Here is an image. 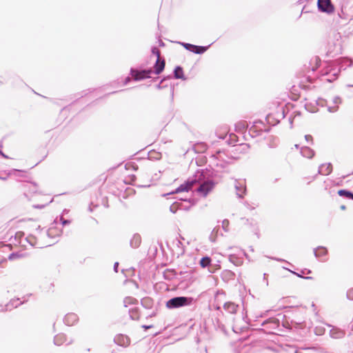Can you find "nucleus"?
I'll return each mask as SVG.
<instances>
[{
  "instance_id": "obj_33",
  "label": "nucleus",
  "mask_w": 353,
  "mask_h": 353,
  "mask_svg": "<svg viewBox=\"0 0 353 353\" xmlns=\"http://www.w3.org/2000/svg\"><path fill=\"white\" fill-rule=\"evenodd\" d=\"M339 196L350 199V196L352 195V191L346 189H341L338 191Z\"/></svg>"
},
{
  "instance_id": "obj_39",
  "label": "nucleus",
  "mask_w": 353,
  "mask_h": 353,
  "mask_svg": "<svg viewBox=\"0 0 353 353\" xmlns=\"http://www.w3.org/2000/svg\"><path fill=\"white\" fill-rule=\"evenodd\" d=\"M179 208V204L174 203L170 206V211L173 214H175L177 212Z\"/></svg>"
},
{
  "instance_id": "obj_37",
  "label": "nucleus",
  "mask_w": 353,
  "mask_h": 353,
  "mask_svg": "<svg viewBox=\"0 0 353 353\" xmlns=\"http://www.w3.org/2000/svg\"><path fill=\"white\" fill-rule=\"evenodd\" d=\"M314 334L317 336H321L323 334H324L325 332V327H322V326H316L315 328H314Z\"/></svg>"
},
{
  "instance_id": "obj_52",
  "label": "nucleus",
  "mask_w": 353,
  "mask_h": 353,
  "mask_svg": "<svg viewBox=\"0 0 353 353\" xmlns=\"http://www.w3.org/2000/svg\"><path fill=\"white\" fill-rule=\"evenodd\" d=\"M236 128H239V129L245 128V125L243 123H239L236 125Z\"/></svg>"
},
{
  "instance_id": "obj_48",
  "label": "nucleus",
  "mask_w": 353,
  "mask_h": 353,
  "mask_svg": "<svg viewBox=\"0 0 353 353\" xmlns=\"http://www.w3.org/2000/svg\"><path fill=\"white\" fill-rule=\"evenodd\" d=\"M16 172H23V170H18V169H12V170L10 171V172L8 173V175L14 174Z\"/></svg>"
},
{
  "instance_id": "obj_22",
  "label": "nucleus",
  "mask_w": 353,
  "mask_h": 353,
  "mask_svg": "<svg viewBox=\"0 0 353 353\" xmlns=\"http://www.w3.org/2000/svg\"><path fill=\"white\" fill-rule=\"evenodd\" d=\"M141 243V237L139 234H134L130 241V245L132 248H137Z\"/></svg>"
},
{
  "instance_id": "obj_50",
  "label": "nucleus",
  "mask_w": 353,
  "mask_h": 353,
  "mask_svg": "<svg viewBox=\"0 0 353 353\" xmlns=\"http://www.w3.org/2000/svg\"><path fill=\"white\" fill-rule=\"evenodd\" d=\"M170 92H171V97H172V99H173V97H174V85H170Z\"/></svg>"
},
{
  "instance_id": "obj_56",
  "label": "nucleus",
  "mask_w": 353,
  "mask_h": 353,
  "mask_svg": "<svg viewBox=\"0 0 353 353\" xmlns=\"http://www.w3.org/2000/svg\"><path fill=\"white\" fill-rule=\"evenodd\" d=\"M142 327L144 328L145 330H148V329L152 327V325H142Z\"/></svg>"
},
{
  "instance_id": "obj_41",
  "label": "nucleus",
  "mask_w": 353,
  "mask_h": 353,
  "mask_svg": "<svg viewBox=\"0 0 353 353\" xmlns=\"http://www.w3.org/2000/svg\"><path fill=\"white\" fill-rule=\"evenodd\" d=\"M346 296L347 299L353 300V288L347 290Z\"/></svg>"
},
{
  "instance_id": "obj_18",
  "label": "nucleus",
  "mask_w": 353,
  "mask_h": 353,
  "mask_svg": "<svg viewBox=\"0 0 353 353\" xmlns=\"http://www.w3.org/2000/svg\"><path fill=\"white\" fill-rule=\"evenodd\" d=\"M221 276L225 282H229L234 279L235 274L230 270H224L222 271Z\"/></svg>"
},
{
  "instance_id": "obj_11",
  "label": "nucleus",
  "mask_w": 353,
  "mask_h": 353,
  "mask_svg": "<svg viewBox=\"0 0 353 353\" xmlns=\"http://www.w3.org/2000/svg\"><path fill=\"white\" fill-rule=\"evenodd\" d=\"M338 65H339V71L340 72L342 70H345L347 68L352 66V61L346 57H341L337 59Z\"/></svg>"
},
{
  "instance_id": "obj_23",
  "label": "nucleus",
  "mask_w": 353,
  "mask_h": 353,
  "mask_svg": "<svg viewBox=\"0 0 353 353\" xmlns=\"http://www.w3.org/2000/svg\"><path fill=\"white\" fill-rule=\"evenodd\" d=\"M176 275V272L174 269H166L163 272L164 279L168 281L172 280Z\"/></svg>"
},
{
  "instance_id": "obj_15",
  "label": "nucleus",
  "mask_w": 353,
  "mask_h": 353,
  "mask_svg": "<svg viewBox=\"0 0 353 353\" xmlns=\"http://www.w3.org/2000/svg\"><path fill=\"white\" fill-rule=\"evenodd\" d=\"M165 62L163 59H161V61H160V59H157L156 62L154 65V70H152L153 73H155L156 74H161L163 71V70L165 68Z\"/></svg>"
},
{
  "instance_id": "obj_57",
  "label": "nucleus",
  "mask_w": 353,
  "mask_h": 353,
  "mask_svg": "<svg viewBox=\"0 0 353 353\" xmlns=\"http://www.w3.org/2000/svg\"><path fill=\"white\" fill-rule=\"evenodd\" d=\"M159 46L160 47H163V46H165V43L162 40L160 39V40H159Z\"/></svg>"
},
{
  "instance_id": "obj_2",
  "label": "nucleus",
  "mask_w": 353,
  "mask_h": 353,
  "mask_svg": "<svg viewBox=\"0 0 353 353\" xmlns=\"http://www.w3.org/2000/svg\"><path fill=\"white\" fill-rule=\"evenodd\" d=\"M193 302L194 299L191 296H174L166 301L165 306L170 310H174L190 305Z\"/></svg>"
},
{
  "instance_id": "obj_24",
  "label": "nucleus",
  "mask_w": 353,
  "mask_h": 353,
  "mask_svg": "<svg viewBox=\"0 0 353 353\" xmlns=\"http://www.w3.org/2000/svg\"><path fill=\"white\" fill-rule=\"evenodd\" d=\"M332 102L334 104H336V105L333 106V107L328 106L327 110L330 112H336L339 110L338 105L341 103L342 99L339 96H336L333 98Z\"/></svg>"
},
{
  "instance_id": "obj_16",
  "label": "nucleus",
  "mask_w": 353,
  "mask_h": 353,
  "mask_svg": "<svg viewBox=\"0 0 353 353\" xmlns=\"http://www.w3.org/2000/svg\"><path fill=\"white\" fill-rule=\"evenodd\" d=\"M339 74V71H336L334 69H331L330 72H325L324 74H323V76H329L328 78H326L323 80L329 83L333 82L338 78Z\"/></svg>"
},
{
  "instance_id": "obj_53",
  "label": "nucleus",
  "mask_w": 353,
  "mask_h": 353,
  "mask_svg": "<svg viewBox=\"0 0 353 353\" xmlns=\"http://www.w3.org/2000/svg\"><path fill=\"white\" fill-rule=\"evenodd\" d=\"M244 205H245V206L248 209H250V210H253V209H254V207H251L248 202H245V203H244Z\"/></svg>"
},
{
  "instance_id": "obj_14",
  "label": "nucleus",
  "mask_w": 353,
  "mask_h": 353,
  "mask_svg": "<svg viewBox=\"0 0 353 353\" xmlns=\"http://www.w3.org/2000/svg\"><path fill=\"white\" fill-rule=\"evenodd\" d=\"M332 170V165L330 163L321 164L318 170V174L322 175H329Z\"/></svg>"
},
{
  "instance_id": "obj_9",
  "label": "nucleus",
  "mask_w": 353,
  "mask_h": 353,
  "mask_svg": "<svg viewBox=\"0 0 353 353\" xmlns=\"http://www.w3.org/2000/svg\"><path fill=\"white\" fill-rule=\"evenodd\" d=\"M329 327H332L330 331V336L333 339H342L345 336V332L341 328L335 326H332L330 324H326Z\"/></svg>"
},
{
  "instance_id": "obj_8",
  "label": "nucleus",
  "mask_w": 353,
  "mask_h": 353,
  "mask_svg": "<svg viewBox=\"0 0 353 353\" xmlns=\"http://www.w3.org/2000/svg\"><path fill=\"white\" fill-rule=\"evenodd\" d=\"M194 185V176L192 178H189L185 183L180 185L174 192L169 193L168 194L179 193L181 192H188L192 190V188Z\"/></svg>"
},
{
  "instance_id": "obj_5",
  "label": "nucleus",
  "mask_w": 353,
  "mask_h": 353,
  "mask_svg": "<svg viewBox=\"0 0 353 353\" xmlns=\"http://www.w3.org/2000/svg\"><path fill=\"white\" fill-rule=\"evenodd\" d=\"M284 317L285 315H283V314H278L277 316L275 317H270L265 320L262 323V325L265 326L266 327L270 329L277 330L279 327L281 321L282 325L284 326V324L283 323Z\"/></svg>"
},
{
  "instance_id": "obj_4",
  "label": "nucleus",
  "mask_w": 353,
  "mask_h": 353,
  "mask_svg": "<svg viewBox=\"0 0 353 353\" xmlns=\"http://www.w3.org/2000/svg\"><path fill=\"white\" fill-rule=\"evenodd\" d=\"M153 71L151 68L138 70L136 68H131L130 74L135 81H139L151 77V74Z\"/></svg>"
},
{
  "instance_id": "obj_45",
  "label": "nucleus",
  "mask_w": 353,
  "mask_h": 353,
  "mask_svg": "<svg viewBox=\"0 0 353 353\" xmlns=\"http://www.w3.org/2000/svg\"><path fill=\"white\" fill-rule=\"evenodd\" d=\"M292 274L296 275L298 277H300V278H303V279H312V276H303L301 275V274H299V273H297L296 272H294V271H292V270H290Z\"/></svg>"
},
{
  "instance_id": "obj_13",
  "label": "nucleus",
  "mask_w": 353,
  "mask_h": 353,
  "mask_svg": "<svg viewBox=\"0 0 353 353\" xmlns=\"http://www.w3.org/2000/svg\"><path fill=\"white\" fill-rule=\"evenodd\" d=\"M114 341L117 344L121 346H128L130 343V338L123 334H119L116 336Z\"/></svg>"
},
{
  "instance_id": "obj_17",
  "label": "nucleus",
  "mask_w": 353,
  "mask_h": 353,
  "mask_svg": "<svg viewBox=\"0 0 353 353\" xmlns=\"http://www.w3.org/2000/svg\"><path fill=\"white\" fill-rule=\"evenodd\" d=\"M269 129H262L259 128V127L256 125H253L250 129H249V134L252 137H257L259 135H261L262 132H268Z\"/></svg>"
},
{
  "instance_id": "obj_59",
  "label": "nucleus",
  "mask_w": 353,
  "mask_h": 353,
  "mask_svg": "<svg viewBox=\"0 0 353 353\" xmlns=\"http://www.w3.org/2000/svg\"><path fill=\"white\" fill-rule=\"evenodd\" d=\"M7 179H8V176H4V177L0 176V179L3 180V181L7 180Z\"/></svg>"
},
{
  "instance_id": "obj_28",
  "label": "nucleus",
  "mask_w": 353,
  "mask_h": 353,
  "mask_svg": "<svg viewBox=\"0 0 353 353\" xmlns=\"http://www.w3.org/2000/svg\"><path fill=\"white\" fill-rule=\"evenodd\" d=\"M23 302L20 301L19 299L11 300L6 305V310H11L12 308L17 307L21 305Z\"/></svg>"
},
{
  "instance_id": "obj_25",
  "label": "nucleus",
  "mask_w": 353,
  "mask_h": 353,
  "mask_svg": "<svg viewBox=\"0 0 353 353\" xmlns=\"http://www.w3.org/2000/svg\"><path fill=\"white\" fill-rule=\"evenodd\" d=\"M66 341V336L64 334H58L54 336L53 343L55 345L59 346Z\"/></svg>"
},
{
  "instance_id": "obj_46",
  "label": "nucleus",
  "mask_w": 353,
  "mask_h": 353,
  "mask_svg": "<svg viewBox=\"0 0 353 353\" xmlns=\"http://www.w3.org/2000/svg\"><path fill=\"white\" fill-rule=\"evenodd\" d=\"M305 139L307 142L310 143L311 144H313V138L310 134L305 135Z\"/></svg>"
},
{
  "instance_id": "obj_51",
  "label": "nucleus",
  "mask_w": 353,
  "mask_h": 353,
  "mask_svg": "<svg viewBox=\"0 0 353 353\" xmlns=\"http://www.w3.org/2000/svg\"><path fill=\"white\" fill-rule=\"evenodd\" d=\"M118 268H119V263L115 262L114 264L113 270L115 272H118Z\"/></svg>"
},
{
  "instance_id": "obj_29",
  "label": "nucleus",
  "mask_w": 353,
  "mask_h": 353,
  "mask_svg": "<svg viewBox=\"0 0 353 353\" xmlns=\"http://www.w3.org/2000/svg\"><path fill=\"white\" fill-rule=\"evenodd\" d=\"M220 231V227L219 225H217L214 228L212 231L211 232V234L209 236V239L211 242L214 243L216 241V239L219 236Z\"/></svg>"
},
{
  "instance_id": "obj_36",
  "label": "nucleus",
  "mask_w": 353,
  "mask_h": 353,
  "mask_svg": "<svg viewBox=\"0 0 353 353\" xmlns=\"http://www.w3.org/2000/svg\"><path fill=\"white\" fill-rule=\"evenodd\" d=\"M129 314L130 318L132 320H137L139 318V314L138 312V309L137 308H132L129 310Z\"/></svg>"
},
{
  "instance_id": "obj_7",
  "label": "nucleus",
  "mask_w": 353,
  "mask_h": 353,
  "mask_svg": "<svg viewBox=\"0 0 353 353\" xmlns=\"http://www.w3.org/2000/svg\"><path fill=\"white\" fill-rule=\"evenodd\" d=\"M317 8L319 11L327 14H332L334 12V6L331 0H318Z\"/></svg>"
},
{
  "instance_id": "obj_27",
  "label": "nucleus",
  "mask_w": 353,
  "mask_h": 353,
  "mask_svg": "<svg viewBox=\"0 0 353 353\" xmlns=\"http://www.w3.org/2000/svg\"><path fill=\"white\" fill-rule=\"evenodd\" d=\"M342 48L340 43L334 44V49L332 50L331 48H329L327 51V55L333 57L337 54L341 53Z\"/></svg>"
},
{
  "instance_id": "obj_35",
  "label": "nucleus",
  "mask_w": 353,
  "mask_h": 353,
  "mask_svg": "<svg viewBox=\"0 0 353 353\" xmlns=\"http://www.w3.org/2000/svg\"><path fill=\"white\" fill-rule=\"evenodd\" d=\"M141 305L145 308H150L152 305V300L149 297L141 299Z\"/></svg>"
},
{
  "instance_id": "obj_6",
  "label": "nucleus",
  "mask_w": 353,
  "mask_h": 353,
  "mask_svg": "<svg viewBox=\"0 0 353 353\" xmlns=\"http://www.w3.org/2000/svg\"><path fill=\"white\" fill-rule=\"evenodd\" d=\"M177 43L182 46L185 50L196 54H202L207 51L210 45L207 46H196L189 43L178 41Z\"/></svg>"
},
{
  "instance_id": "obj_62",
  "label": "nucleus",
  "mask_w": 353,
  "mask_h": 353,
  "mask_svg": "<svg viewBox=\"0 0 353 353\" xmlns=\"http://www.w3.org/2000/svg\"><path fill=\"white\" fill-rule=\"evenodd\" d=\"M26 241L31 245H34V244L29 241L28 238H26Z\"/></svg>"
},
{
  "instance_id": "obj_30",
  "label": "nucleus",
  "mask_w": 353,
  "mask_h": 353,
  "mask_svg": "<svg viewBox=\"0 0 353 353\" xmlns=\"http://www.w3.org/2000/svg\"><path fill=\"white\" fill-rule=\"evenodd\" d=\"M28 255V254L27 253H23L21 252H14L9 254L8 259L12 261L17 259L25 258Z\"/></svg>"
},
{
  "instance_id": "obj_38",
  "label": "nucleus",
  "mask_w": 353,
  "mask_h": 353,
  "mask_svg": "<svg viewBox=\"0 0 353 353\" xmlns=\"http://www.w3.org/2000/svg\"><path fill=\"white\" fill-rule=\"evenodd\" d=\"M229 224L230 222L228 219H224L222 221V228L225 232H228L229 231Z\"/></svg>"
},
{
  "instance_id": "obj_64",
  "label": "nucleus",
  "mask_w": 353,
  "mask_h": 353,
  "mask_svg": "<svg viewBox=\"0 0 353 353\" xmlns=\"http://www.w3.org/2000/svg\"><path fill=\"white\" fill-rule=\"evenodd\" d=\"M340 208H341V210H344L346 208H345V205H342Z\"/></svg>"
},
{
  "instance_id": "obj_47",
  "label": "nucleus",
  "mask_w": 353,
  "mask_h": 353,
  "mask_svg": "<svg viewBox=\"0 0 353 353\" xmlns=\"http://www.w3.org/2000/svg\"><path fill=\"white\" fill-rule=\"evenodd\" d=\"M60 220H61V224H62L63 225H68V224H70V222H71V221H70V220H69V219H63L62 216L60 218Z\"/></svg>"
},
{
  "instance_id": "obj_26",
  "label": "nucleus",
  "mask_w": 353,
  "mask_h": 353,
  "mask_svg": "<svg viewBox=\"0 0 353 353\" xmlns=\"http://www.w3.org/2000/svg\"><path fill=\"white\" fill-rule=\"evenodd\" d=\"M327 254V250L326 248L323 246H319L316 248L314 249V255L316 258H320L321 256H325Z\"/></svg>"
},
{
  "instance_id": "obj_31",
  "label": "nucleus",
  "mask_w": 353,
  "mask_h": 353,
  "mask_svg": "<svg viewBox=\"0 0 353 353\" xmlns=\"http://www.w3.org/2000/svg\"><path fill=\"white\" fill-rule=\"evenodd\" d=\"M211 261L212 260L210 256H205L201 259L199 264L202 268H205L210 265Z\"/></svg>"
},
{
  "instance_id": "obj_34",
  "label": "nucleus",
  "mask_w": 353,
  "mask_h": 353,
  "mask_svg": "<svg viewBox=\"0 0 353 353\" xmlns=\"http://www.w3.org/2000/svg\"><path fill=\"white\" fill-rule=\"evenodd\" d=\"M171 78H172V77H171V76H168V77H163V78L161 80V81L159 82V84H157V85H156L157 89H158V90H161V89L164 88L168 87V84H165V82L166 81H168V80H170Z\"/></svg>"
},
{
  "instance_id": "obj_21",
  "label": "nucleus",
  "mask_w": 353,
  "mask_h": 353,
  "mask_svg": "<svg viewBox=\"0 0 353 353\" xmlns=\"http://www.w3.org/2000/svg\"><path fill=\"white\" fill-rule=\"evenodd\" d=\"M174 77L176 79L185 80L186 77L184 75L183 68L180 65L175 67L173 71Z\"/></svg>"
},
{
  "instance_id": "obj_55",
  "label": "nucleus",
  "mask_w": 353,
  "mask_h": 353,
  "mask_svg": "<svg viewBox=\"0 0 353 353\" xmlns=\"http://www.w3.org/2000/svg\"><path fill=\"white\" fill-rule=\"evenodd\" d=\"M130 81L131 79L129 77H126L124 81V85L128 84Z\"/></svg>"
},
{
  "instance_id": "obj_40",
  "label": "nucleus",
  "mask_w": 353,
  "mask_h": 353,
  "mask_svg": "<svg viewBox=\"0 0 353 353\" xmlns=\"http://www.w3.org/2000/svg\"><path fill=\"white\" fill-rule=\"evenodd\" d=\"M152 53L157 56V59H160V50L156 47L153 46L151 49Z\"/></svg>"
},
{
  "instance_id": "obj_19",
  "label": "nucleus",
  "mask_w": 353,
  "mask_h": 353,
  "mask_svg": "<svg viewBox=\"0 0 353 353\" xmlns=\"http://www.w3.org/2000/svg\"><path fill=\"white\" fill-rule=\"evenodd\" d=\"M239 305L233 302L228 301L224 303L223 308L230 314H235L237 311Z\"/></svg>"
},
{
  "instance_id": "obj_54",
  "label": "nucleus",
  "mask_w": 353,
  "mask_h": 353,
  "mask_svg": "<svg viewBox=\"0 0 353 353\" xmlns=\"http://www.w3.org/2000/svg\"><path fill=\"white\" fill-rule=\"evenodd\" d=\"M0 155L5 159H9L8 156L3 153V152L0 149Z\"/></svg>"
},
{
  "instance_id": "obj_12",
  "label": "nucleus",
  "mask_w": 353,
  "mask_h": 353,
  "mask_svg": "<svg viewBox=\"0 0 353 353\" xmlns=\"http://www.w3.org/2000/svg\"><path fill=\"white\" fill-rule=\"evenodd\" d=\"M79 321L77 314L74 313H68L63 318V322L66 325H73Z\"/></svg>"
},
{
  "instance_id": "obj_61",
  "label": "nucleus",
  "mask_w": 353,
  "mask_h": 353,
  "mask_svg": "<svg viewBox=\"0 0 353 353\" xmlns=\"http://www.w3.org/2000/svg\"><path fill=\"white\" fill-rule=\"evenodd\" d=\"M215 309L216 310H221V307L219 305H216V306H215Z\"/></svg>"
},
{
  "instance_id": "obj_43",
  "label": "nucleus",
  "mask_w": 353,
  "mask_h": 353,
  "mask_svg": "<svg viewBox=\"0 0 353 353\" xmlns=\"http://www.w3.org/2000/svg\"><path fill=\"white\" fill-rule=\"evenodd\" d=\"M316 104L323 107L327 104V101L323 99H319V100L316 101Z\"/></svg>"
},
{
  "instance_id": "obj_58",
  "label": "nucleus",
  "mask_w": 353,
  "mask_h": 353,
  "mask_svg": "<svg viewBox=\"0 0 353 353\" xmlns=\"http://www.w3.org/2000/svg\"><path fill=\"white\" fill-rule=\"evenodd\" d=\"M310 0H299L297 2L299 4L303 3L304 2H308Z\"/></svg>"
},
{
  "instance_id": "obj_10",
  "label": "nucleus",
  "mask_w": 353,
  "mask_h": 353,
  "mask_svg": "<svg viewBox=\"0 0 353 353\" xmlns=\"http://www.w3.org/2000/svg\"><path fill=\"white\" fill-rule=\"evenodd\" d=\"M234 188L236 192V195L239 198H243L246 192V187L244 182H240L237 180L234 181Z\"/></svg>"
},
{
  "instance_id": "obj_49",
  "label": "nucleus",
  "mask_w": 353,
  "mask_h": 353,
  "mask_svg": "<svg viewBox=\"0 0 353 353\" xmlns=\"http://www.w3.org/2000/svg\"><path fill=\"white\" fill-rule=\"evenodd\" d=\"M223 154H224V153L218 152H217V159L224 161L223 157Z\"/></svg>"
},
{
  "instance_id": "obj_1",
  "label": "nucleus",
  "mask_w": 353,
  "mask_h": 353,
  "mask_svg": "<svg viewBox=\"0 0 353 353\" xmlns=\"http://www.w3.org/2000/svg\"><path fill=\"white\" fill-rule=\"evenodd\" d=\"M209 176V171L204 170H198L194 174V184H199L196 190L204 197L212 191L215 185L214 181Z\"/></svg>"
},
{
  "instance_id": "obj_60",
  "label": "nucleus",
  "mask_w": 353,
  "mask_h": 353,
  "mask_svg": "<svg viewBox=\"0 0 353 353\" xmlns=\"http://www.w3.org/2000/svg\"><path fill=\"white\" fill-rule=\"evenodd\" d=\"M303 12H307V10H305V6H304V7L303 8V9H302V13H303Z\"/></svg>"
},
{
  "instance_id": "obj_3",
  "label": "nucleus",
  "mask_w": 353,
  "mask_h": 353,
  "mask_svg": "<svg viewBox=\"0 0 353 353\" xmlns=\"http://www.w3.org/2000/svg\"><path fill=\"white\" fill-rule=\"evenodd\" d=\"M341 7L339 16L341 19L352 21L353 19V0H338Z\"/></svg>"
},
{
  "instance_id": "obj_20",
  "label": "nucleus",
  "mask_w": 353,
  "mask_h": 353,
  "mask_svg": "<svg viewBox=\"0 0 353 353\" xmlns=\"http://www.w3.org/2000/svg\"><path fill=\"white\" fill-rule=\"evenodd\" d=\"M301 154L303 157L312 159L314 156V151L307 146L301 148Z\"/></svg>"
},
{
  "instance_id": "obj_32",
  "label": "nucleus",
  "mask_w": 353,
  "mask_h": 353,
  "mask_svg": "<svg viewBox=\"0 0 353 353\" xmlns=\"http://www.w3.org/2000/svg\"><path fill=\"white\" fill-rule=\"evenodd\" d=\"M229 261L236 266H239L243 263L242 259L235 254H230L229 256Z\"/></svg>"
},
{
  "instance_id": "obj_44",
  "label": "nucleus",
  "mask_w": 353,
  "mask_h": 353,
  "mask_svg": "<svg viewBox=\"0 0 353 353\" xmlns=\"http://www.w3.org/2000/svg\"><path fill=\"white\" fill-rule=\"evenodd\" d=\"M132 297H130V296H128V297H125L123 300V304H124V306L125 307H127L128 304H130L131 303L132 301Z\"/></svg>"
},
{
  "instance_id": "obj_42",
  "label": "nucleus",
  "mask_w": 353,
  "mask_h": 353,
  "mask_svg": "<svg viewBox=\"0 0 353 353\" xmlns=\"http://www.w3.org/2000/svg\"><path fill=\"white\" fill-rule=\"evenodd\" d=\"M305 108L307 111L310 112H314L316 111V110L314 108L312 107L311 104L306 103L305 105Z\"/></svg>"
},
{
  "instance_id": "obj_63",
  "label": "nucleus",
  "mask_w": 353,
  "mask_h": 353,
  "mask_svg": "<svg viewBox=\"0 0 353 353\" xmlns=\"http://www.w3.org/2000/svg\"><path fill=\"white\" fill-rule=\"evenodd\" d=\"M88 210H89L90 212L93 211V209H92V208L91 207V205H90V206H89V208H88Z\"/></svg>"
}]
</instances>
